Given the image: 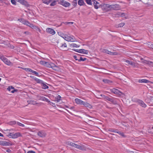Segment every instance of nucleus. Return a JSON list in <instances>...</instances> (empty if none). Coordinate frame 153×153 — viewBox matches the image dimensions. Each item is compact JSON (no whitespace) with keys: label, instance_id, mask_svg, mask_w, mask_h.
Listing matches in <instances>:
<instances>
[{"label":"nucleus","instance_id":"nucleus-18","mask_svg":"<svg viewBox=\"0 0 153 153\" xmlns=\"http://www.w3.org/2000/svg\"><path fill=\"white\" fill-rule=\"evenodd\" d=\"M17 1L19 2L21 4L27 7L28 6V3L25 0H16Z\"/></svg>","mask_w":153,"mask_h":153},{"label":"nucleus","instance_id":"nucleus-13","mask_svg":"<svg viewBox=\"0 0 153 153\" xmlns=\"http://www.w3.org/2000/svg\"><path fill=\"white\" fill-rule=\"evenodd\" d=\"M58 46L61 49L64 50H65V48L67 47V45L65 43H59L58 45Z\"/></svg>","mask_w":153,"mask_h":153},{"label":"nucleus","instance_id":"nucleus-25","mask_svg":"<svg viewBox=\"0 0 153 153\" xmlns=\"http://www.w3.org/2000/svg\"><path fill=\"white\" fill-rule=\"evenodd\" d=\"M78 4L80 6H83L85 4V3L83 0H79Z\"/></svg>","mask_w":153,"mask_h":153},{"label":"nucleus","instance_id":"nucleus-40","mask_svg":"<svg viewBox=\"0 0 153 153\" xmlns=\"http://www.w3.org/2000/svg\"><path fill=\"white\" fill-rule=\"evenodd\" d=\"M125 25V23H120L118 25V27H123L124 25Z\"/></svg>","mask_w":153,"mask_h":153},{"label":"nucleus","instance_id":"nucleus-6","mask_svg":"<svg viewBox=\"0 0 153 153\" xmlns=\"http://www.w3.org/2000/svg\"><path fill=\"white\" fill-rule=\"evenodd\" d=\"M59 3L65 7H67L70 5V4L67 1L64 0H61Z\"/></svg>","mask_w":153,"mask_h":153},{"label":"nucleus","instance_id":"nucleus-58","mask_svg":"<svg viewBox=\"0 0 153 153\" xmlns=\"http://www.w3.org/2000/svg\"><path fill=\"white\" fill-rule=\"evenodd\" d=\"M24 33L25 34H29V32H28V31H25V32H24Z\"/></svg>","mask_w":153,"mask_h":153},{"label":"nucleus","instance_id":"nucleus-46","mask_svg":"<svg viewBox=\"0 0 153 153\" xmlns=\"http://www.w3.org/2000/svg\"><path fill=\"white\" fill-rule=\"evenodd\" d=\"M72 4L74 7H76L77 4V2L73 1H72Z\"/></svg>","mask_w":153,"mask_h":153},{"label":"nucleus","instance_id":"nucleus-57","mask_svg":"<svg viewBox=\"0 0 153 153\" xmlns=\"http://www.w3.org/2000/svg\"><path fill=\"white\" fill-rule=\"evenodd\" d=\"M76 51H76V52H77L80 53V52H81V50H80V49H79V50H77V49Z\"/></svg>","mask_w":153,"mask_h":153},{"label":"nucleus","instance_id":"nucleus-52","mask_svg":"<svg viewBox=\"0 0 153 153\" xmlns=\"http://www.w3.org/2000/svg\"><path fill=\"white\" fill-rule=\"evenodd\" d=\"M120 15H121V17H124L125 16V13H121Z\"/></svg>","mask_w":153,"mask_h":153},{"label":"nucleus","instance_id":"nucleus-45","mask_svg":"<svg viewBox=\"0 0 153 153\" xmlns=\"http://www.w3.org/2000/svg\"><path fill=\"white\" fill-rule=\"evenodd\" d=\"M11 2L13 4L15 5H16V2L15 0H11Z\"/></svg>","mask_w":153,"mask_h":153},{"label":"nucleus","instance_id":"nucleus-49","mask_svg":"<svg viewBox=\"0 0 153 153\" xmlns=\"http://www.w3.org/2000/svg\"><path fill=\"white\" fill-rule=\"evenodd\" d=\"M58 34L62 38L65 35L64 34H63V33H61V32H58Z\"/></svg>","mask_w":153,"mask_h":153},{"label":"nucleus","instance_id":"nucleus-53","mask_svg":"<svg viewBox=\"0 0 153 153\" xmlns=\"http://www.w3.org/2000/svg\"><path fill=\"white\" fill-rule=\"evenodd\" d=\"M73 23V22H66L65 23V24H72Z\"/></svg>","mask_w":153,"mask_h":153},{"label":"nucleus","instance_id":"nucleus-5","mask_svg":"<svg viewBox=\"0 0 153 153\" xmlns=\"http://www.w3.org/2000/svg\"><path fill=\"white\" fill-rule=\"evenodd\" d=\"M0 58L5 64L8 65H10L11 64V63L10 61L4 57L0 56Z\"/></svg>","mask_w":153,"mask_h":153},{"label":"nucleus","instance_id":"nucleus-56","mask_svg":"<svg viewBox=\"0 0 153 153\" xmlns=\"http://www.w3.org/2000/svg\"><path fill=\"white\" fill-rule=\"evenodd\" d=\"M27 71H29V72H32V71L31 69H30V68H28V69H27Z\"/></svg>","mask_w":153,"mask_h":153},{"label":"nucleus","instance_id":"nucleus-32","mask_svg":"<svg viewBox=\"0 0 153 153\" xmlns=\"http://www.w3.org/2000/svg\"><path fill=\"white\" fill-rule=\"evenodd\" d=\"M52 0H50L48 1H47V0H42L43 2L44 3L46 4H48L51 2Z\"/></svg>","mask_w":153,"mask_h":153},{"label":"nucleus","instance_id":"nucleus-14","mask_svg":"<svg viewBox=\"0 0 153 153\" xmlns=\"http://www.w3.org/2000/svg\"><path fill=\"white\" fill-rule=\"evenodd\" d=\"M137 102L138 104L143 107L145 108L146 106V105L142 100H138L137 101Z\"/></svg>","mask_w":153,"mask_h":153},{"label":"nucleus","instance_id":"nucleus-43","mask_svg":"<svg viewBox=\"0 0 153 153\" xmlns=\"http://www.w3.org/2000/svg\"><path fill=\"white\" fill-rule=\"evenodd\" d=\"M56 1L55 0L53 1L52 3L50 4V6H54L56 4Z\"/></svg>","mask_w":153,"mask_h":153},{"label":"nucleus","instance_id":"nucleus-62","mask_svg":"<svg viewBox=\"0 0 153 153\" xmlns=\"http://www.w3.org/2000/svg\"><path fill=\"white\" fill-rule=\"evenodd\" d=\"M150 100H153V97L152 96H150V97L149 98Z\"/></svg>","mask_w":153,"mask_h":153},{"label":"nucleus","instance_id":"nucleus-38","mask_svg":"<svg viewBox=\"0 0 153 153\" xmlns=\"http://www.w3.org/2000/svg\"><path fill=\"white\" fill-rule=\"evenodd\" d=\"M108 131L110 132H114L116 133L117 131H116V129H114L113 128H110L108 129Z\"/></svg>","mask_w":153,"mask_h":153},{"label":"nucleus","instance_id":"nucleus-31","mask_svg":"<svg viewBox=\"0 0 153 153\" xmlns=\"http://www.w3.org/2000/svg\"><path fill=\"white\" fill-rule=\"evenodd\" d=\"M66 143L68 145H70L74 147V145L75 143L70 142H66Z\"/></svg>","mask_w":153,"mask_h":153},{"label":"nucleus","instance_id":"nucleus-8","mask_svg":"<svg viewBox=\"0 0 153 153\" xmlns=\"http://www.w3.org/2000/svg\"><path fill=\"white\" fill-rule=\"evenodd\" d=\"M20 134V133H16L15 134L9 133V134L7 135V136L12 138H15L19 136Z\"/></svg>","mask_w":153,"mask_h":153},{"label":"nucleus","instance_id":"nucleus-59","mask_svg":"<svg viewBox=\"0 0 153 153\" xmlns=\"http://www.w3.org/2000/svg\"><path fill=\"white\" fill-rule=\"evenodd\" d=\"M34 79H35V80L37 82V83H38V79L37 78H34Z\"/></svg>","mask_w":153,"mask_h":153},{"label":"nucleus","instance_id":"nucleus-12","mask_svg":"<svg viewBox=\"0 0 153 153\" xmlns=\"http://www.w3.org/2000/svg\"><path fill=\"white\" fill-rule=\"evenodd\" d=\"M63 38L68 41L74 42V39L71 37L66 36L65 35Z\"/></svg>","mask_w":153,"mask_h":153},{"label":"nucleus","instance_id":"nucleus-51","mask_svg":"<svg viewBox=\"0 0 153 153\" xmlns=\"http://www.w3.org/2000/svg\"><path fill=\"white\" fill-rule=\"evenodd\" d=\"M16 123V122L15 121H13L10 122L9 123V124L10 125L15 124Z\"/></svg>","mask_w":153,"mask_h":153},{"label":"nucleus","instance_id":"nucleus-36","mask_svg":"<svg viewBox=\"0 0 153 153\" xmlns=\"http://www.w3.org/2000/svg\"><path fill=\"white\" fill-rule=\"evenodd\" d=\"M109 55H118V53L116 52H111V51L109 52Z\"/></svg>","mask_w":153,"mask_h":153},{"label":"nucleus","instance_id":"nucleus-63","mask_svg":"<svg viewBox=\"0 0 153 153\" xmlns=\"http://www.w3.org/2000/svg\"><path fill=\"white\" fill-rule=\"evenodd\" d=\"M10 89H14V88L12 86H10Z\"/></svg>","mask_w":153,"mask_h":153},{"label":"nucleus","instance_id":"nucleus-33","mask_svg":"<svg viewBox=\"0 0 153 153\" xmlns=\"http://www.w3.org/2000/svg\"><path fill=\"white\" fill-rule=\"evenodd\" d=\"M117 133L119 134L120 135L122 136L123 137H125L126 136L123 133L120 131H117Z\"/></svg>","mask_w":153,"mask_h":153},{"label":"nucleus","instance_id":"nucleus-37","mask_svg":"<svg viewBox=\"0 0 153 153\" xmlns=\"http://www.w3.org/2000/svg\"><path fill=\"white\" fill-rule=\"evenodd\" d=\"M91 0H85V1L86 3L89 5H91Z\"/></svg>","mask_w":153,"mask_h":153},{"label":"nucleus","instance_id":"nucleus-10","mask_svg":"<svg viewBox=\"0 0 153 153\" xmlns=\"http://www.w3.org/2000/svg\"><path fill=\"white\" fill-rule=\"evenodd\" d=\"M141 59L142 60V62L143 63L147 64L150 66L153 67V62L151 61H148L145 59Z\"/></svg>","mask_w":153,"mask_h":153},{"label":"nucleus","instance_id":"nucleus-47","mask_svg":"<svg viewBox=\"0 0 153 153\" xmlns=\"http://www.w3.org/2000/svg\"><path fill=\"white\" fill-rule=\"evenodd\" d=\"M31 73L35 74V75H36V76H38V72H37L36 71H35L32 70V71Z\"/></svg>","mask_w":153,"mask_h":153},{"label":"nucleus","instance_id":"nucleus-1","mask_svg":"<svg viewBox=\"0 0 153 153\" xmlns=\"http://www.w3.org/2000/svg\"><path fill=\"white\" fill-rule=\"evenodd\" d=\"M18 20L20 22H22L23 24L24 25H26L28 26H29L30 27L32 28H36V27L34 26L33 24H30V22H29L28 21L24 19L21 18L20 19H19Z\"/></svg>","mask_w":153,"mask_h":153},{"label":"nucleus","instance_id":"nucleus-23","mask_svg":"<svg viewBox=\"0 0 153 153\" xmlns=\"http://www.w3.org/2000/svg\"><path fill=\"white\" fill-rule=\"evenodd\" d=\"M3 43H4L5 45L7 46L8 47L11 49H13L14 48V46L11 45L10 43H7L5 42L4 41V42H3Z\"/></svg>","mask_w":153,"mask_h":153},{"label":"nucleus","instance_id":"nucleus-44","mask_svg":"<svg viewBox=\"0 0 153 153\" xmlns=\"http://www.w3.org/2000/svg\"><path fill=\"white\" fill-rule=\"evenodd\" d=\"M120 14L121 13L118 12L115 14L114 15L116 17H119L120 16H121Z\"/></svg>","mask_w":153,"mask_h":153},{"label":"nucleus","instance_id":"nucleus-54","mask_svg":"<svg viewBox=\"0 0 153 153\" xmlns=\"http://www.w3.org/2000/svg\"><path fill=\"white\" fill-rule=\"evenodd\" d=\"M18 90L17 89H14L13 90L11 91V92L12 93H14L15 92L17 91Z\"/></svg>","mask_w":153,"mask_h":153},{"label":"nucleus","instance_id":"nucleus-22","mask_svg":"<svg viewBox=\"0 0 153 153\" xmlns=\"http://www.w3.org/2000/svg\"><path fill=\"white\" fill-rule=\"evenodd\" d=\"M0 144L2 146H9L10 144L6 141H1L0 142Z\"/></svg>","mask_w":153,"mask_h":153},{"label":"nucleus","instance_id":"nucleus-7","mask_svg":"<svg viewBox=\"0 0 153 153\" xmlns=\"http://www.w3.org/2000/svg\"><path fill=\"white\" fill-rule=\"evenodd\" d=\"M92 1L94 2L93 4L94 5V8L96 9H98L100 7H101L102 6V4H100L99 2L95 0H92Z\"/></svg>","mask_w":153,"mask_h":153},{"label":"nucleus","instance_id":"nucleus-19","mask_svg":"<svg viewBox=\"0 0 153 153\" xmlns=\"http://www.w3.org/2000/svg\"><path fill=\"white\" fill-rule=\"evenodd\" d=\"M75 101L76 102V103L78 104H80V105H83V104L84 102L82 101L81 100L79 99L78 98L75 99Z\"/></svg>","mask_w":153,"mask_h":153},{"label":"nucleus","instance_id":"nucleus-55","mask_svg":"<svg viewBox=\"0 0 153 153\" xmlns=\"http://www.w3.org/2000/svg\"><path fill=\"white\" fill-rule=\"evenodd\" d=\"M27 153H35V152L33 151H30L28 152Z\"/></svg>","mask_w":153,"mask_h":153},{"label":"nucleus","instance_id":"nucleus-11","mask_svg":"<svg viewBox=\"0 0 153 153\" xmlns=\"http://www.w3.org/2000/svg\"><path fill=\"white\" fill-rule=\"evenodd\" d=\"M110 90L111 92L115 94H117L120 95L122 94L121 92H120L118 89L115 88H113L112 89H111Z\"/></svg>","mask_w":153,"mask_h":153},{"label":"nucleus","instance_id":"nucleus-50","mask_svg":"<svg viewBox=\"0 0 153 153\" xmlns=\"http://www.w3.org/2000/svg\"><path fill=\"white\" fill-rule=\"evenodd\" d=\"M17 123V124L19 125L20 126H22L23 127H24L25 126L24 125V124H22V123H20L18 122Z\"/></svg>","mask_w":153,"mask_h":153},{"label":"nucleus","instance_id":"nucleus-24","mask_svg":"<svg viewBox=\"0 0 153 153\" xmlns=\"http://www.w3.org/2000/svg\"><path fill=\"white\" fill-rule=\"evenodd\" d=\"M102 81L105 83L110 84L112 82V81L106 79H104L102 80Z\"/></svg>","mask_w":153,"mask_h":153},{"label":"nucleus","instance_id":"nucleus-15","mask_svg":"<svg viewBox=\"0 0 153 153\" xmlns=\"http://www.w3.org/2000/svg\"><path fill=\"white\" fill-rule=\"evenodd\" d=\"M106 100L110 101L111 103L113 104H117V102L113 98H110L109 97H106Z\"/></svg>","mask_w":153,"mask_h":153},{"label":"nucleus","instance_id":"nucleus-60","mask_svg":"<svg viewBox=\"0 0 153 153\" xmlns=\"http://www.w3.org/2000/svg\"><path fill=\"white\" fill-rule=\"evenodd\" d=\"M6 152H11V150L10 149H8L6 150Z\"/></svg>","mask_w":153,"mask_h":153},{"label":"nucleus","instance_id":"nucleus-61","mask_svg":"<svg viewBox=\"0 0 153 153\" xmlns=\"http://www.w3.org/2000/svg\"><path fill=\"white\" fill-rule=\"evenodd\" d=\"M55 67H54V68L56 69L55 70H57V68H58V67L57 66H56V65H55Z\"/></svg>","mask_w":153,"mask_h":153},{"label":"nucleus","instance_id":"nucleus-9","mask_svg":"<svg viewBox=\"0 0 153 153\" xmlns=\"http://www.w3.org/2000/svg\"><path fill=\"white\" fill-rule=\"evenodd\" d=\"M45 66L48 67L52 68L53 70L56 69L54 68V67H56L55 64L51 62H46V63H45Z\"/></svg>","mask_w":153,"mask_h":153},{"label":"nucleus","instance_id":"nucleus-16","mask_svg":"<svg viewBox=\"0 0 153 153\" xmlns=\"http://www.w3.org/2000/svg\"><path fill=\"white\" fill-rule=\"evenodd\" d=\"M39 100H42L43 101H45L48 102L49 103L51 102H50V101L48 100L47 98H46L43 96H39Z\"/></svg>","mask_w":153,"mask_h":153},{"label":"nucleus","instance_id":"nucleus-39","mask_svg":"<svg viewBox=\"0 0 153 153\" xmlns=\"http://www.w3.org/2000/svg\"><path fill=\"white\" fill-rule=\"evenodd\" d=\"M70 46H72L73 47H79V46H77V45L74 43H72L70 45Z\"/></svg>","mask_w":153,"mask_h":153},{"label":"nucleus","instance_id":"nucleus-17","mask_svg":"<svg viewBox=\"0 0 153 153\" xmlns=\"http://www.w3.org/2000/svg\"><path fill=\"white\" fill-rule=\"evenodd\" d=\"M47 32L52 35H54L55 33V32L53 29L51 28H48L46 29Z\"/></svg>","mask_w":153,"mask_h":153},{"label":"nucleus","instance_id":"nucleus-4","mask_svg":"<svg viewBox=\"0 0 153 153\" xmlns=\"http://www.w3.org/2000/svg\"><path fill=\"white\" fill-rule=\"evenodd\" d=\"M74 147L79 149L82 150H85L86 149V148L85 146L84 145L82 144H81L80 145H79L74 143Z\"/></svg>","mask_w":153,"mask_h":153},{"label":"nucleus","instance_id":"nucleus-30","mask_svg":"<svg viewBox=\"0 0 153 153\" xmlns=\"http://www.w3.org/2000/svg\"><path fill=\"white\" fill-rule=\"evenodd\" d=\"M80 56V55L79 54H77V56L74 55L73 56L74 58L76 60H78L79 59H78V58H79V57Z\"/></svg>","mask_w":153,"mask_h":153},{"label":"nucleus","instance_id":"nucleus-2","mask_svg":"<svg viewBox=\"0 0 153 153\" xmlns=\"http://www.w3.org/2000/svg\"><path fill=\"white\" fill-rule=\"evenodd\" d=\"M106 7L107 8H109L111 10H118L120 9V6L117 4L113 5H110L108 4H106Z\"/></svg>","mask_w":153,"mask_h":153},{"label":"nucleus","instance_id":"nucleus-28","mask_svg":"<svg viewBox=\"0 0 153 153\" xmlns=\"http://www.w3.org/2000/svg\"><path fill=\"white\" fill-rule=\"evenodd\" d=\"M126 62L128 64H130L132 66H135L134 63V62L128 60H126Z\"/></svg>","mask_w":153,"mask_h":153},{"label":"nucleus","instance_id":"nucleus-41","mask_svg":"<svg viewBox=\"0 0 153 153\" xmlns=\"http://www.w3.org/2000/svg\"><path fill=\"white\" fill-rule=\"evenodd\" d=\"M46 62L45 61H40V63L41 64L43 65L44 66H45V63H46Z\"/></svg>","mask_w":153,"mask_h":153},{"label":"nucleus","instance_id":"nucleus-48","mask_svg":"<svg viewBox=\"0 0 153 153\" xmlns=\"http://www.w3.org/2000/svg\"><path fill=\"white\" fill-rule=\"evenodd\" d=\"M104 52L106 54H109V52L110 51L107 50H104Z\"/></svg>","mask_w":153,"mask_h":153},{"label":"nucleus","instance_id":"nucleus-34","mask_svg":"<svg viewBox=\"0 0 153 153\" xmlns=\"http://www.w3.org/2000/svg\"><path fill=\"white\" fill-rule=\"evenodd\" d=\"M147 44L149 47L153 49V44L151 43V42H148Z\"/></svg>","mask_w":153,"mask_h":153},{"label":"nucleus","instance_id":"nucleus-64","mask_svg":"<svg viewBox=\"0 0 153 153\" xmlns=\"http://www.w3.org/2000/svg\"><path fill=\"white\" fill-rule=\"evenodd\" d=\"M7 89L9 91H10V87H9L7 88Z\"/></svg>","mask_w":153,"mask_h":153},{"label":"nucleus","instance_id":"nucleus-26","mask_svg":"<svg viewBox=\"0 0 153 153\" xmlns=\"http://www.w3.org/2000/svg\"><path fill=\"white\" fill-rule=\"evenodd\" d=\"M149 81L146 79H139L138 82L139 83H148Z\"/></svg>","mask_w":153,"mask_h":153},{"label":"nucleus","instance_id":"nucleus-29","mask_svg":"<svg viewBox=\"0 0 153 153\" xmlns=\"http://www.w3.org/2000/svg\"><path fill=\"white\" fill-rule=\"evenodd\" d=\"M61 97L60 95H58L55 98V101L57 102H59L61 100Z\"/></svg>","mask_w":153,"mask_h":153},{"label":"nucleus","instance_id":"nucleus-3","mask_svg":"<svg viewBox=\"0 0 153 153\" xmlns=\"http://www.w3.org/2000/svg\"><path fill=\"white\" fill-rule=\"evenodd\" d=\"M39 84H40V85L39 86V88H41L44 89L48 88V86L46 85L47 83L39 79Z\"/></svg>","mask_w":153,"mask_h":153},{"label":"nucleus","instance_id":"nucleus-21","mask_svg":"<svg viewBox=\"0 0 153 153\" xmlns=\"http://www.w3.org/2000/svg\"><path fill=\"white\" fill-rule=\"evenodd\" d=\"M46 135V133L45 131H39V136L41 137H44Z\"/></svg>","mask_w":153,"mask_h":153},{"label":"nucleus","instance_id":"nucleus-35","mask_svg":"<svg viewBox=\"0 0 153 153\" xmlns=\"http://www.w3.org/2000/svg\"><path fill=\"white\" fill-rule=\"evenodd\" d=\"M87 59L85 58H83L81 56H80L79 59L78 60L79 62H80L81 61H84L86 60Z\"/></svg>","mask_w":153,"mask_h":153},{"label":"nucleus","instance_id":"nucleus-27","mask_svg":"<svg viewBox=\"0 0 153 153\" xmlns=\"http://www.w3.org/2000/svg\"><path fill=\"white\" fill-rule=\"evenodd\" d=\"M81 51V52H80V53H82L85 54H87L88 53V51L87 50H85L84 49H80Z\"/></svg>","mask_w":153,"mask_h":153},{"label":"nucleus","instance_id":"nucleus-42","mask_svg":"<svg viewBox=\"0 0 153 153\" xmlns=\"http://www.w3.org/2000/svg\"><path fill=\"white\" fill-rule=\"evenodd\" d=\"M29 103L33 105H35L36 104H37V103L36 102L34 101H30V102Z\"/></svg>","mask_w":153,"mask_h":153},{"label":"nucleus","instance_id":"nucleus-20","mask_svg":"<svg viewBox=\"0 0 153 153\" xmlns=\"http://www.w3.org/2000/svg\"><path fill=\"white\" fill-rule=\"evenodd\" d=\"M83 105H84V106L86 107L87 108L89 109H91L92 108V105L87 102H84L83 104Z\"/></svg>","mask_w":153,"mask_h":153}]
</instances>
